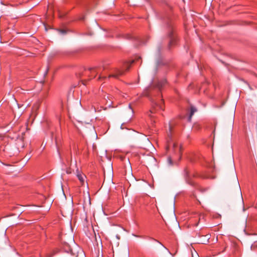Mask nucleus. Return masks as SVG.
Instances as JSON below:
<instances>
[{"label":"nucleus","mask_w":257,"mask_h":257,"mask_svg":"<svg viewBox=\"0 0 257 257\" xmlns=\"http://www.w3.org/2000/svg\"><path fill=\"white\" fill-rule=\"evenodd\" d=\"M100 69V68L98 67L90 68L89 69V70L91 71L93 78H94L96 76V74L99 72Z\"/></svg>","instance_id":"39448f33"},{"label":"nucleus","mask_w":257,"mask_h":257,"mask_svg":"<svg viewBox=\"0 0 257 257\" xmlns=\"http://www.w3.org/2000/svg\"><path fill=\"white\" fill-rule=\"evenodd\" d=\"M124 74V71L120 70H117L113 74H110L108 76L109 78L113 77L115 78H118L119 76L123 75Z\"/></svg>","instance_id":"7ed1b4c3"},{"label":"nucleus","mask_w":257,"mask_h":257,"mask_svg":"<svg viewBox=\"0 0 257 257\" xmlns=\"http://www.w3.org/2000/svg\"><path fill=\"white\" fill-rule=\"evenodd\" d=\"M58 251V249L55 248L52 250H51L49 253L47 254V257H52L55 254H56Z\"/></svg>","instance_id":"0eeeda50"},{"label":"nucleus","mask_w":257,"mask_h":257,"mask_svg":"<svg viewBox=\"0 0 257 257\" xmlns=\"http://www.w3.org/2000/svg\"><path fill=\"white\" fill-rule=\"evenodd\" d=\"M167 80L166 79H163L158 82L157 84V87L161 89L163 86L167 84Z\"/></svg>","instance_id":"423d86ee"},{"label":"nucleus","mask_w":257,"mask_h":257,"mask_svg":"<svg viewBox=\"0 0 257 257\" xmlns=\"http://www.w3.org/2000/svg\"><path fill=\"white\" fill-rule=\"evenodd\" d=\"M154 240L155 241H157V242H159L160 244H161V245H162V246H163L165 248H166V249L167 250V251H168V252H169L170 254H171V255H172L173 256H174V254H172V253L169 251V250L168 248H167L165 246H164V245H163V244H162L160 242H159V241H158V240H156V239H154Z\"/></svg>","instance_id":"9d476101"},{"label":"nucleus","mask_w":257,"mask_h":257,"mask_svg":"<svg viewBox=\"0 0 257 257\" xmlns=\"http://www.w3.org/2000/svg\"><path fill=\"white\" fill-rule=\"evenodd\" d=\"M76 176L81 184L83 185L86 178L85 175L82 173H78Z\"/></svg>","instance_id":"20e7f679"},{"label":"nucleus","mask_w":257,"mask_h":257,"mask_svg":"<svg viewBox=\"0 0 257 257\" xmlns=\"http://www.w3.org/2000/svg\"><path fill=\"white\" fill-rule=\"evenodd\" d=\"M131 64L128 63H127L125 64L124 66L126 67V71L128 70L130 67H131Z\"/></svg>","instance_id":"9b49d317"},{"label":"nucleus","mask_w":257,"mask_h":257,"mask_svg":"<svg viewBox=\"0 0 257 257\" xmlns=\"http://www.w3.org/2000/svg\"><path fill=\"white\" fill-rule=\"evenodd\" d=\"M159 110H164V104L163 102L159 104L156 103L155 105L150 110V112L152 114L155 113L156 111Z\"/></svg>","instance_id":"f03ea898"},{"label":"nucleus","mask_w":257,"mask_h":257,"mask_svg":"<svg viewBox=\"0 0 257 257\" xmlns=\"http://www.w3.org/2000/svg\"><path fill=\"white\" fill-rule=\"evenodd\" d=\"M175 43V40L172 38L170 40V44L169 45H173L174 43Z\"/></svg>","instance_id":"f8f14e48"},{"label":"nucleus","mask_w":257,"mask_h":257,"mask_svg":"<svg viewBox=\"0 0 257 257\" xmlns=\"http://www.w3.org/2000/svg\"><path fill=\"white\" fill-rule=\"evenodd\" d=\"M206 189H200V190L201 192H204V191H206Z\"/></svg>","instance_id":"2eb2a0df"},{"label":"nucleus","mask_w":257,"mask_h":257,"mask_svg":"<svg viewBox=\"0 0 257 257\" xmlns=\"http://www.w3.org/2000/svg\"><path fill=\"white\" fill-rule=\"evenodd\" d=\"M186 181L188 182V183L190 185L194 186H195V183L192 181H190L188 178H186Z\"/></svg>","instance_id":"1a4fd4ad"},{"label":"nucleus","mask_w":257,"mask_h":257,"mask_svg":"<svg viewBox=\"0 0 257 257\" xmlns=\"http://www.w3.org/2000/svg\"><path fill=\"white\" fill-rule=\"evenodd\" d=\"M62 33H65V31L64 30H61Z\"/></svg>","instance_id":"dca6fc26"},{"label":"nucleus","mask_w":257,"mask_h":257,"mask_svg":"<svg viewBox=\"0 0 257 257\" xmlns=\"http://www.w3.org/2000/svg\"><path fill=\"white\" fill-rule=\"evenodd\" d=\"M166 150L168 155V161L169 164L176 163L181 159V147L172 138H169L168 139Z\"/></svg>","instance_id":"f257e3e1"},{"label":"nucleus","mask_w":257,"mask_h":257,"mask_svg":"<svg viewBox=\"0 0 257 257\" xmlns=\"http://www.w3.org/2000/svg\"><path fill=\"white\" fill-rule=\"evenodd\" d=\"M196 111H197V109L195 107H194V106H191L190 114V116H189L190 119H191V117L194 114V112H195Z\"/></svg>","instance_id":"6e6552de"},{"label":"nucleus","mask_w":257,"mask_h":257,"mask_svg":"<svg viewBox=\"0 0 257 257\" xmlns=\"http://www.w3.org/2000/svg\"><path fill=\"white\" fill-rule=\"evenodd\" d=\"M172 35V32H171V33H170V37H172V36H171Z\"/></svg>","instance_id":"f3484780"},{"label":"nucleus","mask_w":257,"mask_h":257,"mask_svg":"<svg viewBox=\"0 0 257 257\" xmlns=\"http://www.w3.org/2000/svg\"><path fill=\"white\" fill-rule=\"evenodd\" d=\"M194 127H196V128H199V125H195L194 126Z\"/></svg>","instance_id":"4468645a"},{"label":"nucleus","mask_w":257,"mask_h":257,"mask_svg":"<svg viewBox=\"0 0 257 257\" xmlns=\"http://www.w3.org/2000/svg\"><path fill=\"white\" fill-rule=\"evenodd\" d=\"M150 117H154V116L153 115H150Z\"/></svg>","instance_id":"a211bd4d"},{"label":"nucleus","mask_w":257,"mask_h":257,"mask_svg":"<svg viewBox=\"0 0 257 257\" xmlns=\"http://www.w3.org/2000/svg\"><path fill=\"white\" fill-rule=\"evenodd\" d=\"M143 94L144 96H147L148 95V94L146 92H144Z\"/></svg>","instance_id":"ddd939ff"}]
</instances>
